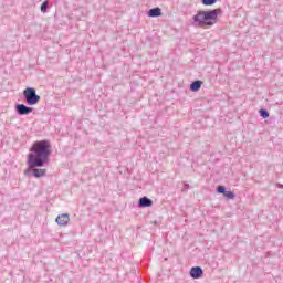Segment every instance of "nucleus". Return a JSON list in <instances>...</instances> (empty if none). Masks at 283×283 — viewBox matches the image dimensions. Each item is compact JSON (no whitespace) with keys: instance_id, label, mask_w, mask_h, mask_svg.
<instances>
[{"instance_id":"0eeeda50","label":"nucleus","mask_w":283,"mask_h":283,"mask_svg":"<svg viewBox=\"0 0 283 283\" xmlns=\"http://www.w3.org/2000/svg\"><path fill=\"white\" fill-rule=\"evenodd\" d=\"M154 205V201L149 199L148 197H142L138 201V207L142 209H145L147 207H151Z\"/></svg>"},{"instance_id":"ddd939ff","label":"nucleus","mask_w":283,"mask_h":283,"mask_svg":"<svg viewBox=\"0 0 283 283\" xmlns=\"http://www.w3.org/2000/svg\"><path fill=\"white\" fill-rule=\"evenodd\" d=\"M226 198H228L229 200H233V198H235V193H233L232 191H227L224 193Z\"/></svg>"},{"instance_id":"f3484780","label":"nucleus","mask_w":283,"mask_h":283,"mask_svg":"<svg viewBox=\"0 0 283 283\" xmlns=\"http://www.w3.org/2000/svg\"><path fill=\"white\" fill-rule=\"evenodd\" d=\"M154 224H158V221H155Z\"/></svg>"},{"instance_id":"39448f33","label":"nucleus","mask_w":283,"mask_h":283,"mask_svg":"<svg viewBox=\"0 0 283 283\" xmlns=\"http://www.w3.org/2000/svg\"><path fill=\"white\" fill-rule=\"evenodd\" d=\"M205 275V271L200 266H193L190 269V277L193 280H200Z\"/></svg>"},{"instance_id":"f03ea898","label":"nucleus","mask_w":283,"mask_h":283,"mask_svg":"<svg viewBox=\"0 0 283 283\" xmlns=\"http://www.w3.org/2000/svg\"><path fill=\"white\" fill-rule=\"evenodd\" d=\"M222 13V9H213L208 11L199 10L192 17L191 25L193 28H211L218 23V14Z\"/></svg>"},{"instance_id":"20e7f679","label":"nucleus","mask_w":283,"mask_h":283,"mask_svg":"<svg viewBox=\"0 0 283 283\" xmlns=\"http://www.w3.org/2000/svg\"><path fill=\"white\" fill-rule=\"evenodd\" d=\"M34 108L25 106V104H17L15 112L19 116H28V114H32Z\"/></svg>"},{"instance_id":"1a4fd4ad","label":"nucleus","mask_w":283,"mask_h":283,"mask_svg":"<svg viewBox=\"0 0 283 283\" xmlns=\"http://www.w3.org/2000/svg\"><path fill=\"white\" fill-rule=\"evenodd\" d=\"M202 87V81L197 80L190 84L191 92H198Z\"/></svg>"},{"instance_id":"f257e3e1","label":"nucleus","mask_w":283,"mask_h":283,"mask_svg":"<svg viewBox=\"0 0 283 283\" xmlns=\"http://www.w3.org/2000/svg\"><path fill=\"white\" fill-rule=\"evenodd\" d=\"M29 151L27 165L29 169H32L34 178L45 177L48 170L36 167H45V165L50 163V156H52V144L48 139L39 140L32 144Z\"/></svg>"},{"instance_id":"7ed1b4c3","label":"nucleus","mask_w":283,"mask_h":283,"mask_svg":"<svg viewBox=\"0 0 283 283\" xmlns=\"http://www.w3.org/2000/svg\"><path fill=\"white\" fill-rule=\"evenodd\" d=\"M23 96L27 105H36L41 101V96L36 94V88L27 87L23 91Z\"/></svg>"},{"instance_id":"9b49d317","label":"nucleus","mask_w":283,"mask_h":283,"mask_svg":"<svg viewBox=\"0 0 283 283\" xmlns=\"http://www.w3.org/2000/svg\"><path fill=\"white\" fill-rule=\"evenodd\" d=\"M259 114H260L261 118H269V116H270L269 111H266L264 108H261L259 111Z\"/></svg>"},{"instance_id":"6e6552de","label":"nucleus","mask_w":283,"mask_h":283,"mask_svg":"<svg viewBox=\"0 0 283 283\" xmlns=\"http://www.w3.org/2000/svg\"><path fill=\"white\" fill-rule=\"evenodd\" d=\"M148 17L156 19V17H163V10L160 8H153L148 11Z\"/></svg>"},{"instance_id":"2eb2a0df","label":"nucleus","mask_w":283,"mask_h":283,"mask_svg":"<svg viewBox=\"0 0 283 283\" xmlns=\"http://www.w3.org/2000/svg\"><path fill=\"white\" fill-rule=\"evenodd\" d=\"M277 189H283V185L282 184H276Z\"/></svg>"},{"instance_id":"4468645a","label":"nucleus","mask_w":283,"mask_h":283,"mask_svg":"<svg viewBox=\"0 0 283 283\" xmlns=\"http://www.w3.org/2000/svg\"><path fill=\"white\" fill-rule=\"evenodd\" d=\"M217 191L219 193H223V196L227 193V188L224 186H218Z\"/></svg>"},{"instance_id":"9d476101","label":"nucleus","mask_w":283,"mask_h":283,"mask_svg":"<svg viewBox=\"0 0 283 283\" xmlns=\"http://www.w3.org/2000/svg\"><path fill=\"white\" fill-rule=\"evenodd\" d=\"M48 6H50V1L45 0L42 4H41V12L43 14H45V12H48Z\"/></svg>"},{"instance_id":"f8f14e48","label":"nucleus","mask_w":283,"mask_h":283,"mask_svg":"<svg viewBox=\"0 0 283 283\" xmlns=\"http://www.w3.org/2000/svg\"><path fill=\"white\" fill-rule=\"evenodd\" d=\"M218 0H201L203 6H213Z\"/></svg>"},{"instance_id":"dca6fc26","label":"nucleus","mask_w":283,"mask_h":283,"mask_svg":"<svg viewBox=\"0 0 283 283\" xmlns=\"http://www.w3.org/2000/svg\"><path fill=\"white\" fill-rule=\"evenodd\" d=\"M185 189H189V184H185Z\"/></svg>"},{"instance_id":"423d86ee","label":"nucleus","mask_w":283,"mask_h":283,"mask_svg":"<svg viewBox=\"0 0 283 283\" xmlns=\"http://www.w3.org/2000/svg\"><path fill=\"white\" fill-rule=\"evenodd\" d=\"M55 222H57L60 227H67L70 222V214L69 213L59 214Z\"/></svg>"}]
</instances>
